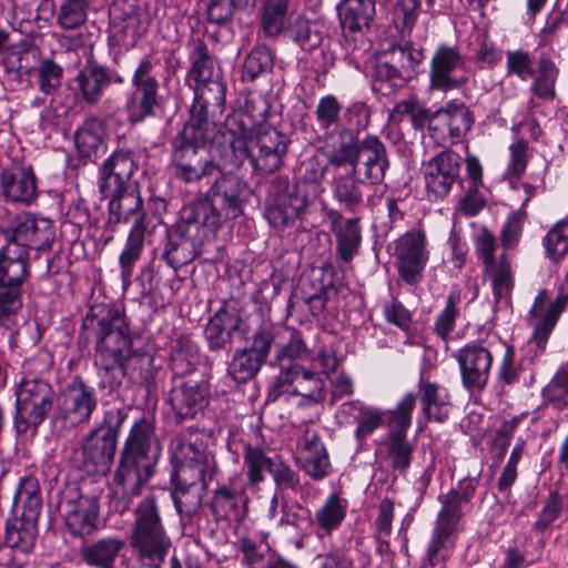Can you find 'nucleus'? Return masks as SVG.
<instances>
[{"mask_svg":"<svg viewBox=\"0 0 568 568\" xmlns=\"http://www.w3.org/2000/svg\"><path fill=\"white\" fill-rule=\"evenodd\" d=\"M91 336L95 339L99 389L116 390L132 369L149 395L158 390L160 368L149 352L132 348L130 322L122 311L105 304L90 307L81 324L80 343L88 345Z\"/></svg>","mask_w":568,"mask_h":568,"instance_id":"obj_1","label":"nucleus"},{"mask_svg":"<svg viewBox=\"0 0 568 568\" xmlns=\"http://www.w3.org/2000/svg\"><path fill=\"white\" fill-rule=\"evenodd\" d=\"M0 233L4 241L0 247V326L10 329L17 324L23 285L31 275L30 250H49L55 229L50 219L23 213Z\"/></svg>","mask_w":568,"mask_h":568,"instance_id":"obj_2","label":"nucleus"},{"mask_svg":"<svg viewBox=\"0 0 568 568\" xmlns=\"http://www.w3.org/2000/svg\"><path fill=\"white\" fill-rule=\"evenodd\" d=\"M161 456L162 445L154 423L145 417L135 420L120 450L113 476L114 493H121V499L115 501L118 511H125L132 499L141 495L155 475Z\"/></svg>","mask_w":568,"mask_h":568,"instance_id":"obj_3","label":"nucleus"},{"mask_svg":"<svg viewBox=\"0 0 568 568\" xmlns=\"http://www.w3.org/2000/svg\"><path fill=\"white\" fill-rule=\"evenodd\" d=\"M224 148L221 158L225 163L240 168L248 160L254 171L272 173L281 169L291 139L274 126H263L255 138L241 113H232L224 121L222 134Z\"/></svg>","mask_w":568,"mask_h":568,"instance_id":"obj_4","label":"nucleus"},{"mask_svg":"<svg viewBox=\"0 0 568 568\" xmlns=\"http://www.w3.org/2000/svg\"><path fill=\"white\" fill-rule=\"evenodd\" d=\"M219 146L220 154L224 148L221 134L205 129L184 124L171 141V168L175 180L185 184L199 183L205 178L221 173V166L209 150Z\"/></svg>","mask_w":568,"mask_h":568,"instance_id":"obj_5","label":"nucleus"},{"mask_svg":"<svg viewBox=\"0 0 568 568\" xmlns=\"http://www.w3.org/2000/svg\"><path fill=\"white\" fill-rule=\"evenodd\" d=\"M109 199V222L128 223L133 219L132 227L128 234L124 247L119 256L121 278L123 283L130 282L134 265L144 251L146 231V213L143 210V199L139 182L118 187V190L100 192Z\"/></svg>","mask_w":568,"mask_h":568,"instance_id":"obj_6","label":"nucleus"},{"mask_svg":"<svg viewBox=\"0 0 568 568\" xmlns=\"http://www.w3.org/2000/svg\"><path fill=\"white\" fill-rule=\"evenodd\" d=\"M129 538L140 568H162L172 546L161 515L159 499L145 495L135 506Z\"/></svg>","mask_w":568,"mask_h":568,"instance_id":"obj_7","label":"nucleus"},{"mask_svg":"<svg viewBox=\"0 0 568 568\" xmlns=\"http://www.w3.org/2000/svg\"><path fill=\"white\" fill-rule=\"evenodd\" d=\"M250 195L245 181L234 174H220L204 195L184 206L214 234L224 223L243 214Z\"/></svg>","mask_w":568,"mask_h":568,"instance_id":"obj_8","label":"nucleus"},{"mask_svg":"<svg viewBox=\"0 0 568 568\" xmlns=\"http://www.w3.org/2000/svg\"><path fill=\"white\" fill-rule=\"evenodd\" d=\"M477 486V478H464L458 483L457 488L438 497L442 508L437 514L420 568H435L436 565L449 559L455 547L453 536L457 532L459 521L465 515L463 506L471 501Z\"/></svg>","mask_w":568,"mask_h":568,"instance_id":"obj_9","label":"nucleus"},{"mask_svg":"<svg viewBox=\"0 0 568 568\" xmlns=\"http://www.w3.org/2000/svg\"><path fill=\"white\" fill-rule=\"evenodd\" d=\"M126 418L122 409L104 412L103 419L85 436L81 449V460L74 459L75 466L87 473L105 475L112 465L120 429Z\"/></svg>","mask_w":568,"mask_h":568,"instance_id":"obj_10","label":"nucleus"},{"mask_svg":"<svg viewBox=\"0 0 568 568\" xmlns=\"http://www.w3.org/2000/svg\"><path fill=\"white\" fill-rule=\"evenodd\" d=\"M14 396L13 427L19 436L37 433L57 404L53 386L40 377H22L14 386Z\"/></svg>","mask_w":568,"mask_h":568,"instance_id":"obj_11","label":"nucleus"},{"mask_svg":"<svg viewBox=\"0 0 568 568\" xmlns=\"http://www.w3.org/2000/svg\"><path fill=\"white\" fill-rule=\"evenodd\" d=\"M209 234L210 231L183 206L178 222L166 230L162 260L176 272L197 256L199 246Z\"/></svg>","mask_w":568,"mask_h":568,"instance_id":"obj_12","label":"nucleus"},{"mask_svg":"<svg viewBox=\"0 0 568 568\" xmlns=\"http://www.w3.org/2000/svg\"><path fill=\"white\" fill-rule=\"evenodd\" d=\"M98 404L94 387L75 375L59 392L52 420L62 429H74L91 420Z\"/></svg>","mask_w":568,"mask_h":568,"instance_id":"obj_13","label":"nucleus"},{"mask_svg":"<svg viewBox=\"0 0 568 568\" xmlns=\"http://www.w3.org/2000/svg\"><path fill=\"white\" fill-rule=\"evenodd\" d=\"M158 63L159 61L152 55H145L133 73L134 91L125 102V112L131 124L142 123L149 118H154L162 108L163 98L160 94V83L152 74Z\"/></svg>","mask_w":568,"mask_h":568,"instance_id":"obj_14","label":"nucleus"},{"mask_svg":"<svg viewBox=\"0 0 568 568\" xmlns=\"http://www.w3.org/2000/svg\"><path fill=\"white\" fill-rule=\"evenodd\" d=\"M248 325L237 298L224 300L204 326L203 335L211 353H229L235 336L246 337Z\"/></svg>","mask_w":568,"mask_h":568,"instance_id":"obj_15","label":"nucleus"},{"mask_svg":"<svg viewBox=\"0 0 568 568\" xmlns=\"http://www.w3.org/2000/svg\"><path fill=\"white\" fill-rule=\"evenodd\" d=\"M467 60L457 45L442 43L433 52L429 61V89L447 93L459 90L469 82Z\"/></svg>","mask_w":568,"mask_h":568,"instance_id":"obj_16","label":"nucleus"},{"mask_svg":"<svg viewBox=\"0 0 568 568\" xmlns=\"http://www.w3.org/2000/svg\"><path fill=\"white\" fill-rule=\"evenodd\" d=\"M210 397L211 384L209 377L203 376L200 379L172 378L168 403L175 424L193 420L203 414L210 404Z\"/></svg>","mask_w":568,"mask_h":568,"instance_id":"obj_17","label":"nucleus"},{"mask_svg":"<svg viewBox=\"0 0 568 568\" xmlns=\"http://www.w3.org/2000/svg\"><path fill=\"white\" fill-rule=\"evenodd\" d=\"M194 92L193 103L190 109V119L185 124H193L194 128L223 134L224 125L219 128L217 116L225 110L226 87L216 78L197 84H190Z\"/></svg>","mask_w":568,"mask_h":568,"instance_id":"obj_18","label":"nucleus"},{"mask_svg":"<svg viewBox=\"0 0 568 568\" xmlns=\"http://www.w3.org/2000/svg\"><path fill=\"white\" fill-rule=\"evenodd\" d=\"M394 257L398 275L404 283H419L429 260L425 232L410 230L398 237L395 241Z\"/></svg>","mask_w":568,"mask_h":568,"instance_id":"obj_19","label":"nucleus"},{"mask_svg":"<svg viewBox=\"0 0 568 568\" xmlns=\"http://www.w3.org/2000/svg\"><path fill=\"white\" fill-rule=\"evenodd\" d=\"M178 446L182 456L174 454L173 458L179 460V465L171 474V485H207V480H212L216 471L214 456L194 443L180 442Z\"/></svg>","mask_w":568,"mask_h":568,"instance_id":"obj_20","label":"nucleus"},{"mask_svg":"<svg viewBox=\"0 0 568 568\" xmlns=\"http://www.w3.org/2000/svg\"><path fill=\"white\" fill-rule=\"evenodd\" d=\"M549 300L550 293L546 288L540 290L529 311V318L534 321L532 341L540 351H545L555 326L568 307V286L560 285L556 298Z\"/></svg>","mask_w":568,"mask_h":568,"instance_id":"obj_21","label":"nucleus"},{"mask_svg":"<svg viewBox=\"0 0 568 568\" xmlns=\"http://www.w3.org/2000/svg\"><path fill=\"white\" fill-rule=\"evenodd\" d=\"M463 158L452 151L445 150L433 156L424 166V180L428 195L435 199H445L453 186L460 183V169Z\"/></svg>","mask_w":568,"mask_h":568,"instance_id":"obj_22","label":"nucleus"},{"mask_svg":"<svg viewBox=\"0 0 568 568\" xmlns=\"http://www.w3.org/2000/svg\"><path fill=\"white\" fill-rule=\"evenodd\" d=\"M335 268L331 264L304 272L294 291V297L301 300L313 316H318L326 307L329 292L334 288Z\"/></svg>","mask_w":568,"mask_h":568,"instance_id":"obj_23","label":"nucleus"},{"mask_svg":"<svg viewBox=\"0 0 568 568\" xmlns=\"http://www.w3.org/2000/svg\"><path fill=\"white\" fill-rule=\"evenodd\" d=\"M0 196L7 203L29 206L38 197L37 176L31 165L12 163L0 171Z\"/></svg>","mask_w":568,"mask_h":568,"instance_id":"obj_24","label":"nucleus"},{"mask_svg":"<svg viewBox=\"0 0 568 568\" xmlns=\"http://www.w3.org/2000/svg\"><path fill=\"white\" fill-rule=\"evenodd\" d=\"M463 386L470 392L483 390L489 379L493 364L491 353L477 343H470L458 349L455 355Z\"/></svg>","mask_w":568,"mask_h":568,"instance_id":"obj_25","label":"nucleus"},{"mask_svg":"<svg viewBox=\"0 0 568 568\" xmlns=\"http://www.w3.org/2000/svg\"><path fill=\"white\" fill-rule=\"evenodd\" d=\"M62 506L65 527L73 537L84 538L97 530L100 510L97 496L79 494L65 499Z\"/></svg>","mask_w":568,"mask_h":568,"instance_id":"obj_26","label":"nucleus"},{"mask_svg":"<svg viewBox=\"0 0 568 568\" xmlns=\"http://www.w3.org/2000/svg\"><path fill=\"white\" fill-rule=\"evenodd\" d=\"M349 169L372 186L381 184L389 169L385 144L376 135H367L362 140V151Z\"/></svg>","mask_w":568,"mask_h":568,"instance_id":"obj_27","label":"nucleus"},{"mask_svg":"<svg viewBox=\"0 0 568 568\" xmlns=\"http://www.w3.org/2000/svg\"><path fill=\"white\" fill-rule=\"evenodd\" d=\"M138 165L129 151H114L99 168V191L118 190V187L136 183L133 174Z\"/></svg>","mask_w":568,"mask_h":568,"instance_id":"obj_28","label":"nucleus"},{"mask_svg":"<svg viewBox=\"0 0 568 568\" xmlns=\"http://www.w3.org/2000/svg\"><path fill=\"white\" fill-rule=\"evenodd\" d=\"M371 184L348 169L336 173L332 182V193L341 207L349 213H358L365 205Z\"/></svg>","mask_w":568,"mask_h":568,"instance_id":"obj_29","label":"nucleus"},{"mask_svg":"<svg viewBox=\"0 0 568 568\" xmlns=\"http://www.w3.org/2000/svg\"><path fill=\"white\" fill-rule=\"evenodd\" d=\"M246 501L245 489L237 485L235 477L219 485L209 501V508L216 521L241 517V504Z\"/></svg>","mask_w":568,"mask_h":568,"instance_id":"obj_30","label":"nucleus"},{"mask_svg":"<svg viewBox=\"0 0 568 568\" xmlns=\"http://www.w3.org/2000/svg\"><path fill=\"white\" fill-rule=\"evenodd\" d=\"M125 541L120 537L108 536L85 541L79 548L81 561L91 568H114Z\"/></svg>","mask_w":568,"mask_h":568,"instance_id":"obj_31","label":"nucleus"},{"mask_svg":"<svg viewBox=\"0 0 568 568\" xmlns=\"http://www.w3.org/2000/svg\"><path fill=\"white\" fill-rule=\"evenodd\" d=\"M206 488L207 485H171V498L183 528L193 527L199 523Z\"/></svg>","mask_w":568,"mask_h":568,"instance_id":"obj_32","label":"nucleus"},{"mask_svg":"<svg viewBox=\"0 0 568 568\" xmlns=\"http://www.w3.org/2000/svg\"><path fill=\"white\" fill-rule=\"evenodd\" d=\"M113 73L109 68L89 60L75 77L82 100L90 104H97L104 90L112 83Z\"/></svg>","mask_w":568,"mask_h":568,"instance_id":"obj_33","label":"nucleus"},{"mask_svg":"<svg viewBox=\"0 0 568 568\" xmlns=\"http://www.w3.org/2000/svg\"><path fill=\"white\" fill-rule=\"evenodd\" d=\"M302 469L314 480H321L329 474L328 453L318 433L306 429L301 456Z\"/></svg>","mask_w":568,"mask_h":568,"instance_id":"obj_34","label":"nucleus"},{"mask_svg":"<svg viewBox=\"0 0 568 568\" xmlns=\"http://www.w3.org/2000/svg\"><path fill=\"white\" fill-rule=\"evenodd\" d=\"M375 13V0H342L338 14L345 38L369 30Z\"/></svg>","mask_w":568,"mask_h":568,"instance_id":"obj_35","label":"nucleus"},{"mask_svg":"<svg viewBox=\"0 0 568 568\" xmlns=\"http://www.w3.org/2000/svg\"><path fill=\"white\" fill-rule=\"evenodd\" d=\"M434 118L447 126V134L452 144L462 142L475 122L469 108L457 100L449 101L445 106L434 112Z\"/></svg>","mask_w":568,"mask_h":568,"instance_id":"obj_36","label":"nucleus"},{"mask_svg":"<svg viewBox=\"0 0 568 568\" xmlns=\"http://www.w3.org/2000/svg\"><path fill=\"white\" fill-rule=\"evenodd\" d=\"M201 362V349L197 343L186 334L178 336L171 348L172 378L185 379L192 375Z\"/></svg>","mask_w":568,"mask_h":568,"instance_id":"obj_37","label":"nucleus"},{"mask_svg":"<svg viewBox=\"0 0 568 568\" xmlns=\"http://www.w3.org/2000/svg\"><path fill=\"white\" fill-rule=\"evenodd\" d=\"M346 413L357 423L354 432L357 442H363L386 422V412L381 408L365 405L359 400L344 404Z\"/></svg>","mask_w":568,"mask_h":568,"instance_id":"obj_38","label":"nucleus"},{"mask_svg":"<svg viewBox=\"0 0 568 568\" xmlns=\"http://www.w3.org/2000/svg\"><path fill=\"white\" fill-rule=\"evenodd\" d=\"M419 399L425 417L429 420L443 423L448 418V394L436 383L424 381L423 375L418 383Z\"/></svg>","mask_w":568,"mask_h":568,"instance_id":"obj_39","label":"nucleus"},{"mask_svg":"<svg viewBox=\"0 0 568 568\" xmlns=\"http://www.w3.org/2000/svg\"><path fill=\"white\" fill-rule=\"evenodd\" d=\"M291 4L292 0H262L258 27L265 38L276 39L282 34Z\"/></svg>","mask_w":568,"mask_h":568,"instance_id":"obj_40","label":"nucleus"},{"mask_svg":"<svg viewBox=\"0 0 568 568\" xmlns=\"http://www.w3.org/2000/svg\"><path fill=\"white\" fill-rule=\"evenodd\" d=\"M342 102L333 94H327L318 100L314 110L315 123L323 132L325 141L335 138L336 132L345 126L342 124Z\"/></svg>","mask_w":568,"mask_h":568,"instance_id":"obj_41","label":"nucleus"},{"mask_svg":"<svg viewBox=\"0 0 568 568\" xmlns=\"http://www.w3.org/2000/svg\"><path fill=\"white\" fill-rule=\"evenodd\" d=\"M285 37L300 47L305 52H312L317 49L323 41V34L312 20L303 14H298L284 23Z\"/></svg>","mask_w":568,"mask_h":568,"instance_id":"obj_42","label":"nucleus"},{"mask_svg":"<svg viewBox=\"0 0 568 568\" xmlns=\"http://www.w3.org/2000/svg\"><path fill=\"white\" fill-rule=\"evenodd\" d=\"M559 69L551 57L542 52L537 59L535 75L531 78L530 91L541 100H554L556 98V82Z\"/></svg>","mask_w":568,"mask_h":568,"instance_id":"obj_43","label":"nucleus"},{"mask_svg":"<svg viewBox=\"0 0 568 568\" xmlns=\"http://www.w3.org/2000/svg\"><path fill=\"white\" fill-rule=\"evenodd\" d=\"M372 90L383 97H388L408 83V79L403 75L387 59H377L373 64Z\"/></svg>","mask_w":568,"mask_h":568,"instance_id":"obj_44","label":"nucleus"},{"mask_svg":"<svg viewBox=\"0 0 568 568\" xmlns=\"http://www.w3.org/2000/svg\"><path fill=\"white\" fill-rule=\"evenodd\" d=\"M336 240V254L345 262H351L358 254L362 243L361 217H348L342 226H336L333 232Z\"/></svg>","mask_w":568,"mask_h":568,"instance_id":"obj_45","label":"nucleus"},{"mask_svg":"<svg viewBox=\"0 0 568 568\" xmlns=\"http://www.w3.org/2000/svg\"><path fill=\"white\" fill-rule=\"evenodd\" d=\"M335 136L338 138V141L333 144L329 151L328 162L335 168L345 165L353 168L362 151V141H358L353 129L347 128L339 129Z\"/></svg>","mask_w":568,"mask_h":568,"instance_id":"obj_46","label":"nucleus"},{"mask_svg":"<svg viewBox=\"0 0 568 568\" xmlns=\"http://www.w3.org/2000/svg\"><path fill=\"white\" fill-rule=\"evenodd\" d=\"M264 364L245 347H239L227 363L226 375L236 384H245L256 377Z\"/></svg>","mask_w":568,"mask_h":568,"instance_id":"obj_47","label":"nucleus"},{"mask_svg":"<svg viewBox=\"0 0 568 568\" xmlns=\"http://www.w3.org/2000/svg\"><path fill=\"white\" fill-rule=\"evenodd\" d=\"M408 80L413 79L417 68L425 59L424 50L416 48L410 41H402L394 45L384 57Z\"/></svg>","mask_w":568,"mask_h":568,"instance_id":"obj_48","label":"nucleus"},{"mask_svg":"<svg viewBox=\"0 0 568 568\" xmlns=\"http://www.w3.org/2000/svg\"><path fill=\"white\" fill-rule=\"evenodd\" d=\"M308 205L307 200H293L291 203L268 202L264 216L270 225L276 230H284L293 226L296 220L301 219Z\"/></svg>","mask_w":568,"mask_h":568,"instance_id":"obj_49","label":"nucleus"},{"mask_svg":"<svg viewBox=\"0 0 568 568\" xmlns=\"http://www.w3.org/2000/svg\"><path fill=\"white\" fill-rule=\"evenodd\" d=\"M346 516L345 505H342V499L336 494L327 497L324 505L315 513L313 525L316 526V534L318 537L329 535L333 530L337 529Z\"/></svg>","mask_w":568,"mask_h":568,"instance_id":"obj_50","label":"nucleus"},{"mask_svg":"<svg viewBox=\"0 0 568 568\" xmlns=\"http://www.w3.org/2000/svg\"><path fill=\"white\" fill-rule=\"evenodd\" d=\"M37 535L38 525L13 518L7 521L4 544L17 551L28 554L34 547Z\"/></svg>","mask_w":568,"mask_h":568,"instance_id":"obj_51","label":"nucleus"},{"mask_svg":"<svg viewBox=\"0 0 568 568\" xmlns=\"http://www.w3.org/2000/svg\"><path fill=\"white\" fill-rule=\"evenodd\" d=\"M94 0H60L57 11V26L71 31L84 26Z\"/></svg>","mask_w":568,"mask_h":568,"instance_id":"obj_52","label":"nucleus"},{"mask_svg":"<svg viewBox=\"0 0 568 568\" xmlns=\"http://www.w3.org/2000/svg\"><path fill=\"white\" fill-rule=\"evenodd\" d=\"M417 396L407 393L392 410H386L387 435L386 438L407 437V432L412 425V414L416 406Z\"/></svg>","mask_w":568,"mask_h":568,"instance_id":"obj_53","label":"nucleus"},{"mask_svg":"<svg viewBox=\"0 0 568 568\" xmlns=\"http://www.w3.org/2000/svg\"><path fill=\"white\" fill-rule=\"evenodd\" d=\"M243 464L246 469V485L255 488L264 481V471L270 473L274 458L267 456L263 448L247 444L243 453Z\"/></svg>","mask_w":568,"mask_h":568,"instance_id":"obj_54","label":"nucleus"},{"mask_svg":"<svg viewBox=\"0 0 568 568\" xmlns=\"http://www.w3.org/2000/svg\"><path fill=\"white\" fill-rule=\"evenodd\" d=\"M282 334V327L275 326L272 323H263L247 337V345L244 347L266 363L272 348L274 346L277 348V342Z\"/></svg>","mask_w":568,"mask_h":568,"instance_id":"obj_55","label":"nucleus"},{"mask_svg":"<svg viewBox=\"0 0 568 568\" xmlns=\"http://www.w3.org/2000/svg\"><path fill=\"white\" fill-rule=\"evenodd\" d=\"M103 123L98 118L87 119L74 133V142L81 158L91 159L102 145Z\"/></svg>","mask_w":568,"mask_h":568,"instance_id":"obj_56","label":"nucleus"},{"mask_svg":"<svg viewBox=\"0 0 568 568\" xmlns=\"http://www.w3.org/2000/svg\"><path fill=\"white\" fill-rule=\"evenodd\" d=\"M307 356L308 348L302 333L295 328H283L273 363H295V361L304 359Z\"/></svg>","mask_w":568,"mask_h":568,"instance_id":"obj_57","label":"nucleus"},{"mask_svg":"<svg viewBox=\"0 0 568 568\" xmlns=\"http://www.w3.org/2000/svg\"><path fill=\"white\" fill-rule=\"evenodd\" d=\"M272 366L280 367L278 374L273 378L267 389V402H276L284 393H291L298 383L305 369L296 363H273Z\"/></svg>","mask_w":568,"mask_h":568,"instance_id":"obj_58","label":"nucleus"},{"mask_svg":"<svg viewBox=\"0 0 568 568\" xmlns=\"http://www.w3.org/2000/svg\"><path fill=\"white\" fill-rule=\"evenodd\" d=\"M190 61L192 67L186 75L189 85L220 78L214 73V62L205 43L199 42L194 45L190 53Z\"/></svg>","mask_w":568,"mask_h":568,"instance_id":"obj_59","label":"nucleus"},{"mask_svg":"<svg viewBox=\"0 0 568 568\" xmlns=\"http://www.w3.org/2000/svg\"><path fill=\"white\" fill-rule=\"evenodd\" d=\"M546 257L554 264L560 263L568 254V215L555 223L542 237Z\"/></svg>","mask_w":568,"mask_h":568,"instance_id":"obj_60","label":"nucleus"},{"mask_svg":"<svg viewBox=\"0 0 568 568\" xmlns=\"http://www.w3.org/2000/svg\"><path fill=\"white\" fill-rule=\"evenodd\" d=\"M485 273L493 276V292L496 302L509 300L514 288V275L509 254L501 252L498 256V264L485 268Z\"/></svg>","mask_w":568,"mask_h":568,"instance_id":"obj_61","label":"nucleus"},{"mask_svg":"<svg viewBox=\"0 0 568 568\" xmlns=\"http://www.w3.org/2000/svg\"><path fill=\"white\" fill-rule=\"evenodd\" d=\"M273 67L274 57L272 50L265 44L256 45L245 57L242 79L244 81H254L260 75L271 72Z\"/></svg>","mask_w":568,"mask_h":568,"instance_id":"obj_62","label":"nucleus"},{"mask_svg":"<svg viewBox=\"0 0 568 568\" xmlns=\"http://www.w3.org/2000/svg\"><path fill=\"white\" fill-rule=\"evenodd\" d=\"M541 396L545 406H551L558 412L568 407V375L558 371L550 382L542 388Z\"/></svg>","mask_w":568,"mask_h":568,"instance_id":"obj_63","label":"nucleus"},{"mask_svg":"<svg viewBox=\"0 0 568 568\" xmlns=\"http://www.w3.org/2000/svg\"><path fill=\"white\" fill-rule=\"evenodd\" d=\"M528 214L524 207L513 211L504 222L500 231L503 252L515 251L520 242Z\"/></svg>","mask_w":568,"mask_h":568,"instance_id":"obj_64","label":"nucleus"}]
</instances>
